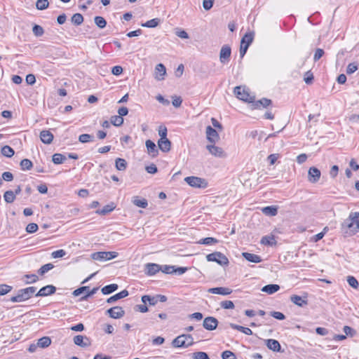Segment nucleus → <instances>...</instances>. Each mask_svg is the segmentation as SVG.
Returning a JSON list of instances; mask_svg holds the SVG:
<instances>
[{
    "mask_svg": "<svg viewBox=\"0 0 359 359\" xmlns=\"http://www.w3.org/2000/svg\"><path fill=\"white\" fill-rule=\"evenodd\" d=\"M36 287L34 286L20 289L17 292L16 295L11 298L12 302H22L29 299L35 293Z\"/></svg>",
    "mask_w": 359,
    "mask_h": 359,
    "instance_id": "1",
    "label": "nucleus"
},
{
    "mask_svg": "<svg viewBox=\"0 0 359 359\" xmlns=\"http://www.w3.org/2000/svg\"><path fill=\"white\" fill-rule=\"evenodd\" d=\"M194 344V339L191 334H182L177 337L172 341V345L175 348H187Z\"/></svg>",
    "mask_w": 359,
    "mask_h": 359,
    "instance_id": "2",
    "label": "nucleus"
},
{
    "mask_svg": "<svg viewBox=\"0 0 359 359\" xmlns=\"http://www.w3.org/2000/svg\"><path fill=\"white\" fill-rule=\"evenodd\" d=\"M233 92L238 99L248 103L254 102L255 96L250 95L248 90L245 88L236 86L234 88Z\"/></svg>",
    "mask_w": 359,
    "mask_h": 359,
    "instance_id": "3",
    "label": "nucleus"
},
{
    "mask_svg": "<svg viewBox=\"0 0 359 359\" xmlns=\"http://www.w3.org/2000/svg\"><path fill=\"white\" fill-rule=\"evenodd\" d=\"M99 290L98 287H94L91 290H89L88 286H82L81 287H79L78 289H76L74 290L72 294L74 297H78L82 294H84L81 298V301H86L90 297L95 294L97 290Z\"/></svg>",
    "mask_w": 359,
    "mask_h": 359,
    "instance_id": "4",
    "label": "nucleus"
},
{
    "mask_svg": "<svg viewBox=\"0 0 359 359\" xmlns=\"http://www.w3.org/2000/svg\"><path fill=\"white\" fill-rule=\"evenodd\" d=\"M184 181L194 188L205 189L208 186V181L199 177L189 176L184 178Z\"/></svg>",
    "mask_w": 359,
    "mask_h": 359,
    "instance_id": "5",
    "label": "nucleus"
},
{
    "mask_svg": "<svg viewBox=\"0 0 359 359\" xmlns=\"http://www.w3.org/2000/svg\"><path fill=\"white\" fill-rule=\"evenodd\" d=\"M254 38V34L252 32H247L241 39L240 46V56L241 58L245 55L248 47L252 43Z\"/></svg>",
    "mask_w": 359,
    "mask_h": 359,
    "instance_id": "6",
    "label": "nucleus"
},
{
    "mask_svg": "<svg viewBox=\"0 0 359 359\" xmlns=\"http://www.w3.org/2000/svg\"><path fill=\"white\" fill-rule=\"evenodd\" d=\"M208 262H215L221 266H227L229 263L228 258L220 252H215L206 256Z\"/></svg>",
    "mask_w": 359,
    "mask_h": 359,
    "instance_id": "7",
    "label": "nucleus"
},
{
    "mask_svg": "<svg viewBox=\"0 0 359 359\" xmlns=\"http://www.w3.org/2000/svg\"><path fill=\"white\" fill-rule=\"evenodd\" d=\"M343 233L346 236H351L355 234L358 231L355 229L353 220L350 218V215L341 224Z\"/></svg>",
    "mask_w": 359,
    "mask_h": 359,
    "instance_id": "8",
    "label": "nucleus"
},
{
    "mask_svg": "<svg viewBox=\"0 0 359 359\" xmlns=\"http://www.w3.org/2000/svg\"><path fill=\"white\" fill-rule=\"evenodd\" d=\"M118 256L116 252H97L91 255V257L94 260L102 261L110 260Z\"/></svg>",
    "mask_w": 359,
    "mask_h": 359,
    "instance_id": "9",
    "label": "nucleus"
},
{
    "mask_svg": "<svg viewBox=\"0 0 359 359\" xmlns=\"http://www.w3.org/2000/svg\"><path fill=\"white\" fill-rule=\"evenodd\" d=\"M231 54V47L228 45H224L222 47L219 53V60L222 64H226L230 60Z\"/></svg>",
    "mask_w": 359,
    "mask_h": 359,
    "instance_id": "10",
    "label": "nucleus"
},
{
    "mask_svg": "<svg viewBox=\"0 0 359 359\" xmlns=\"http://www.w3.org/2000/svg\"><path fill=\"white\" fill-rule=\"evenodd\" d=\"M107 313L111 318L119 319L124 316L125 311L121 306H114L107 310Z\"/></svg>",
    "mask_w": 359,
    "mask_h": 359,
    "instance_id": "11",
    "label": "nucleus"
},
{
    "mask_svg": "<svg viewBox=\"0 0 359 359\" xmlns=\"http://www.w3.org/2000/svg\"><path fill=\"white\" fill-rule=\"evenodd\" d=\"M217 325L218 320L214 317H206L203 320V326L207 330L212 331L217 328Z\"/></svg>",
    "mask_w": 359,
    "mask_h": 359,
    "instance_id": "12",
    "label": "nucleus"
},
{
    "mask_svg": "<svg viewBox=\"0 0 359 359\" xmlns=\"http://www.w3.org/2000/svg\"><path fill=\"white\" fill-rule=\"evenodd\" d=\"M321 172L316 167H311L308 172V180L311 183H316L320 180Z\"/></svg>",
    "mask_w": 359,
    "mask_h": 359,
    "instance_id": "13",
    "label": "nucleus"
},
{
    "mask_svg": "<svg viewBox=\"0 0 359 359\" xmlns=\"http://www.w3.org/2000/svg\"><path fill=\"white\" fill-rule=\"evenodd\" d=\"M206 136L208 140L211 143H215L219 139L217 131L210 126L206 127Z\"/></svg>",
    "mask_w": 359,
    "mask_h": 359,
    "instance_id": "14",
    "label": "nucleus"
},
{
    "mask_svg": "<svg viewBox=\"0 0 359 359\" xmlns=\"http://www.w3.org/2000/svg\"><path fill=\"white\" fill-rule=\"evenodd\" d=\"M56 287L53 285H48L41 287L36 294V297H46L55 292Z\"/></svg>",
    "mask_w": 359,
    "mask_h": 359,
    "instance_id": "15",
    "label": "nucleus"
},
{
    "mask_svg": "<svg viewBox=\"0 0 359 359\" xmlns=\"http://www.w3.org/2000/svg\"><path fill=\"white\" fill-rule=\"evenodd\" d=\"M206 149L213 156L219 158H224L226 154L221 147L215 146V144L207 145Z\"/></svg>",
    "mask_w": 359,
    "mask_h": 359,
    "instance_id": "16",
    "label": "nucleus"
},
{
    "mask_svg": "<svg viewBox=\"0 0 359 359\" xmlns=\"http://www.w3.org/2000/svg\"><path fill=\"white\" fill-rule=\"evenodd\" d=\"M161 269V266L154 263H148L145 264L144 272L147 276H154Z\"/></svg>",
    "mask_w": 359,
    "mask_h": 359,
    "instance_id": "17",
    "label": "nucleus"
},
{
    "mask_svg": "<svg viewBox=\"0 0 359 359\" xmlns=\"http://www.w3.org/2000/svg\"><path fill=\"white\" fill-rule=\"evenodd\" d=\"M74 343L81 347H87L90 345L88 337L83 335H76L73 339Z\"/></svg>",
    "mask_w": 359,
    "mask_h": 359,
    "instance_id": "18",
    "label": "nucleus"
},
{
    "mask_svg": "<svg viewBox=\"0 0 359 359\" xmlns=\"http://www.w3.org/2000/svg\"><path fill=\"white\" fill-rule=\"evenodd\" d=\"M290 301L295 305L303 307L308 304L307 297H300L297 294L290 296Z\"/></svg>",
    "mask_w": 359,
    "mask_h": 359,
    "instance_id": "19",
    "label": "nucleus"
},
{
    "mask_svg": "<svg viewBox=\"0 0 359 359\" xmlns=\"http://www.w3.org/2000/svg\"><path fill=\"white\" fill-rule=\"evenodd\" d=\"M208 292L221 295H229L232 293V290L228 287H217L210 288Z\"/></svg>",
    "mask_w": 359,
    "mask_h": 359,
    "instance_id": "20",
    "label": "nucleus"
},
{
    "mask_svg": "<svg viewBox=\"0 0 359 359\" xmlns=\"http://www.w3.org/2000/svg\"><path fill=\"white\" fill-rule=\"evenodd\" d=\"M40 139L43 143L49 144L53 142V135L47 130H43L40 133Z\"/></svg>",
    "mask_w": 359,
    "mask_h": 359,
    "instance_id": "21",
    "label": "nucleus"
},
{
    "mask_svg": "<svg viewBox=\"0 0 359 359\" xmlns=\"http://www.w3.org/2000/svg\"><path fill=\"white\" fill-rule=\"evenodd\" d=\"M145 145L147 149V152L149 155H151L152 157H155L158 155V151L154 142L150 140H147L145 142Z\"/></svg>",
    "mask_w": 359,
    "mask_h": 359,
    "instance_id": "22",
    "label": "nucleus"
},
{
    "mask_svg": "<svg viewBox=\"0 0 359 359\" xmlns=\"http://www.w3.org/2000/svg\"><path fill=\"white\" fill-rule=\"evenodd\" d=\"M266 345L268 347V348H269L270 350H271L273 351H276V352L280 351V348H281L280 344L276 339H266Z\"/></svg>",
    "mask_w": 359,
    "mask_h": 359,
    "instance_id": "23",
    "label": "nucleus"
},
{
    "mask_svg": "<svg viewBox=\"0 0 359 359\" xmlns=\"http://www.w3.org/2000/svg\"><path fill=\"white\" fill-rule=\"evenodd\" d=\"M128 295V292L126 290H123L120 292L110 297L107 299L108 304H113L118 299L126 297Z\"/></svg>",
    "mask_w": 359,
    "mask_h": 359,
    "instance_id": "24",
    "label": "nucleus"
},
{
    "mask_svg": "<svg viewBox=\"0 0 359 359\" xmlns=\"http://www.w3.org/2000/svg\"><path fill=\"white\" fill-rule=\"evenodd\" d=\"M158 147L159 149L163 151V152H168L170 150V147H171V142L168 139V138H165V139H160L158 141Z\"/></svg>",
    "mask_w": 359,
    "mask_h": 359,
    "instance_id": "25",
    "label": "nucleus"
},
{
    "mask_svg": "<svg viewBox=\"0 0 359 359\" xmlns=\"http://www.w3.org/2000/svg\"><path fill=\"white\" fill-rule=\"evenodd\" d=\"M242 256L250 262L259 263L262 262L260 256L250 252H243Z\"/></svg>",
    "mask_w": 359,
    "mask_h": 359,
    "instance_id": "26",
    "label": "nucleus"
},
{
    "mask_svg": "<svg viewBox=\"0 0 359 359\" xmlns=\"http://www.w3.org/2000/svg\"><path fill=\"white\" fill-rule=\"evenodd\" d=\"M271 100L267 98H262L259 100L255 101L252 103V106L254 109H259L261 106L263 107H267L268 106L271 104Z\"/></svg>",
    "mask_w": 359,
    "mask_h": 359,
    "instance_id": "27",
    "label": "nucleus"
},
{
    "mask_svg": "<svg viewBox=\"0 0 359 359\" xmlns=\"http://www.w3.org/2000/svg\"><path fill=\"white\" fill-rule=\"evenodd\" d=\"M280 290V286L276 284H269L264 286L262 291L269 294H272Z\"/></svg>",
    "mask_w": 359,
    "mask_h": 359,
    "instance_id": "28",
    "label": "nucleus"
},
{
    "mask_svg": "<svg viewBox=\"0 0 359 359\" xmlns=\"http://www.w3.org/2000/svg\"><path fill=\"white\" fill-rule=\"evenodd\" d=\"M115 208V205L113 203L106 205L103 207L102 209L97 210L95 212L100 215H105L111 211H113Z\"/></svg>",
    "mask_w": 359,
    "mask_h": 359,
    "instance_id": "29",
    "label": "nucleus"
},
{
    "mask_svg": "<svg viewBox=\"0 0 359 359\" xmlns=\"http://www.w3.org/2000/svg\"><path fill=\"white\" fill-rule=\"evenodd\" d=\"M141 300L143 302V304H146L148 303L149 305H150V306H154L158 303L157 300H156V295L155 296L143 295L141 298Z\"/></svg>",
    "mask_w": 359,
    "mask_h": 359,
    "instance_id": "30",
    "label": "nucleus"
},
{
    "mask_svg": "<svg viewBox=\"0 0 359 359\" xmlns=\"http://www.w3.org/2000/svg\"><path fill=\"white\" fill-rule=\"evenodd\" d=\"M230 327L233 329V330H238L247 335H252V331L248 328V327H243V326H241V325H236L234 323H230Z\"/></svg>",
    "mask_w": 359,
    "mask_h": 359,
    "instance_id": "31",
    "label": "nucleus"
},
{
    "mask_svg": "<svg viewBox=\"0 0 359 359\" xmlns=\"http://www.w3.org/2000/svg\"><path fill=\"white\" fill-rule=\"evenodd\" d=\"M127 162L125 159L117 158L115 161V167L118 170L124 171L127 168Z\"/></svg>",
    "mask_w": 359,
    "mask_h": 359,
    "instance_id": "32",
    "label": "nucleus"
},
{
    "mask_svg": "<svg viewBox=\"0 0 359 359\" xmlns=\"http://www.w3.org/2000/svg\"><path fill=\"white\" fill-rule=\"evenodd\" d=\"M133 203L135 205L142 208H146L148 205V202L145 198H140L138 196L133 197Z\"/></svg>",
    "mask_w": 359,
    "mask_h": 359,
    "instance_id": "33",
    "label": "nucleus"
},
{
    "mask_svg": "<svg viewBox=\"0 0 359 359\" xmlns=\"http://www.w3.org/2000/svg\"><path fill=\"white\" fill-rule=\"evenodd\" d=\"M118 285L117 284H110V285H105L104 287H103L101 290L102 291V293L103 294H109L114 292H115L117 289H118Z\"/></svg>",
    "mask_w": 359,
    "mask_h": 359,
    "instance_id": "34",
    "label": "nucleus"
},
{
    "mask_svg": "<svg viewBox=\"0 0 359 359\" xmlns=\"http://www.w3.org/2000/svg\"><path fill=\"white\" fill-rule=\"evenodd\" d=\"M262 212L269 216H275L278 213V208L276 206H266L262 209Z\"/></svg>",
    "mask_w": 359,
    "mask_h": 359,
    "instance_id": "35",
    "label": "nucleus"
},
{
    "mask_svg": "<svg viewBox=\"0 0 359 359\" xmlns=\"http://www.w3.org/2000/svg\"><path fill=\"white\" fill-rule=\"evenodd\" d=\"M37 344L40 348H47L50 345L51 339L49 337H43L38 340Z\"/></svg>",
    "mask_w": 359,
    "mask_h": 359,
    "instance_id": "36",
    "label": "nucleus"
},
{
    "mask_svg": "<svg viewBox=\"0 0 359 359\" xmlns=\"http://www.w3.org/2000/svg\"><path fill=\"white\" fill-rule=\"evenodd\" d=\"M218 242H219L218 240H217L215 238L207 237V238H201V240H199L197 242V243L202 244V245H214V244H217Z\"/></svg>",
    "mask_w": 359,
    "mask_h": 359,
    "instance_id": "37",
    "label": "nucleus"
},
{
    "mask_svg": "<svg viewBox=\"0 0 359 359\" xmlns=\"http://www.w3.org/2000/svg\"><path fill=\"white\" fill-rule=\"evenodd\" d=\"M155 70L160 74V77L156 76V79L158 80H163L164 79L163 76L166 73L165 67L163 64L160 63L156 66Z\"/></svg>",
    "mask_w": 359,
    "mask_h": 359,
    "instance_id": "38",
    "label": "nucleus"
},
{
    "mask_svg": "<svg viewBox=\"0 0 359 359\" xmlns=\"http://www.w3.org/2000/svg\"><path fill=\"white\" fill-rule=\"evenodd\" d=\"M4 200L8 203H12L15 199V194L11 190L5 191L4 194Z\"/></svg>",
    "mask_w": 359,
    "mask_h": 359,
    "instance_id": "39",
    "label": "nucleus"
},
{
    "mask_svg": "<svg viewBox=\"0 0 359 359\" xmlns=\"http://www.w3.org/2000/svg\"><path fill=\"white\" fill-rule=\"evenodd\" d=\"M65 160L66 156L59 153L53 154L52 157V161L55 164L63 163Z\"/></svg>",
    "mask_w": 359,
    "mask_h": 359,
    "instance_id": "40",
    "label": "nucleus"
},
{
    "mask_svg": "<svg viewBox=\"0 0 359 359\" xmlns=\"http://www.w3.org/2000/svg\"><path fill=\"white\" fill-rule=\"evenodd\" d=\"M1 154L6 157L11 158L14 155L15 151L10 146L6 145L1 148Z\"/></svg>",
    "mask_w": 359,
    "mask_h": 359,
    "instance_id": "41",
    "label": "nucleus"
},
{
    "mask_svg": "<svg viewBox=\"0 0 359 359\" xmlns=\"http://www.w3.org/2000/svg\"><path fill=\"white\" fill-rule=\"evenodd\" d=\"M159 22H160V20L158 18H154V19L147 21L144 23H142V26L144 27L154 28L158 25Z\"/></svg>",
    "mask_w": 359,
    "mask_h": 359,
    "instance_id": "42",
    "label": "nucleus"
},
{
    "mask_svg": "<svg viewBox=\"0 0 359 359\" xmlns=\"http://www.w3.org/2000/svg\"><path fill=\"white\" fill-rule=\"evenodd\" d=\"M20 165L22 170H29L33 166L32 162L27 158L22 159Z\"/></svg>",
    "mask_w": 359,
    "mask_h": 359,
    "instance_id": "43",
    "label": "nucleus"
},
{
    "mask_svg": "<svg viewBox=\"0 0 359 359\" xmlns=\"http://www.w3.org/2000/svg\"><path fill=\"white\" fill-rule=\"evenodd\" d=\"M54 268V265L51 263L46 264L43 265L39 270L38 273L40 276H43L46 273Z\"/></svg>",
    "mask_w": 359,
    "mask_h": 359,
    "instance_id": "44",
    "label": "nucleus"
},
{
    "mask_svg": "<svg viewBox=\"0 0 359 359\" xmlns=\"http://www.w3.org/2000/svg\"><path fill=\"white\" fill-rule=\"evenodd\" d=\"M110 123L115 126H121L123 123V118L120 116H112L110 118Z\"/></svg>",
    "mask_w": 359,
    "mask_h": 359,
    "instance_id": "45",
    "label": "nucleus"
},
{
    "mask_svg": "<svg viewBox=\"0 0 359 359\" xmlns=\"http://www.w3.org/2000/svg\"><path fill=\"white\" fill-rule=\"evenodd\" d=\"M72 22L76 25H80L83 22V17L80 13H75L72 17Z\"/></svg>",
    "mask_w": 359,
    "mask_h": 359,
    "instance_id": "46",
    "label": "nucleus"
},
{
    "mask_svg": "<svg viewBox=\"0 0 359 359\" xmlns=\"http://www.w3.org/2000/svg\"><path fill=\"white\" fill-rule=\"evenodd\" d=\"M94 22H95V25L99 28H101V29L105 27L107 25L106 20L103 17H101V16H96L94 18Z\"/></svg>",
    "mask_w": 359,
    "mask_h": 359,
    "instance_id": "47",
    "label": "nucleus"
},
{
    "mask_svg": "<svg viewBox=\"0 0 359 359\" xmlns=\"http://www.w3.org/2000/svg\"><path fill=\"white\" fill-rule=\"evenodd\" d=\"M94 140V136L89 134H82L79 137V141L81 143H87L93 142Z\"/></svg>",
    "mask_w": 359,
    "mask_h": 359,
    "instance_id": "48",
    "label": "nucleus"
},
{
    "mask_svg": "<svg viewBox=\"0 0 359 359\" xmlns=\"http://www.w3.org/2000/svg\"><path fill=\"white\" fill-rule=\"evenodd\" d=\"M350 218L353 220L355 229L359 230V212H354L350 213Z\"/></svg>",
    "mask_w": 359,
    "mask_h": 359,
    "instance_id": "49",
    "label": "nucleus"
},
{
    "mask_svg": "<svg viewBox=\"0 0 359 359\" xmlns=\"http://www.w3.org/2000/svg\"><path fill=\"white\" fill-rule=\"evenodd\" d=\"M261 243L264 244V245H272L273 244L276 243V241H275V238L273 236H266L262 237V238L261 240Z\"/></svg>",
    "mask_w": 359,
    "mask_h": 359,
    "instance_id": "50",
    "label": "nucleus"
},
{
    "mask_svg": "<svg viewBox=\"0 0 359 359\" xmlns=\"http://www.w3.org/2000/svg\"><path fill=\"white\" fill-rule=\"evenodd\" d=\"M49 6L48 0H37L36 3V7L38 10H44Z\"/></svg>",
    "mask_w": 359,
    "mask_h": 359,
    "instance_id": "51",
    "label": "nucleus"
},
{
    "mask_svg": "<svg viewBox=\"0 0 359 359\" xmlns=\"http://www.w3.org/2000/svg\"><path fill=\"white\" fill-rule=\"evenodd\" d=\"M13 289V287L6 284L0 285V296L5 295L10 292Z\"/></svg>",
    "mask_w": 359,
    "mask_h": 359,
    "instance_id": "52",
    "label": "nucleus"
},
{
    "mask_svg": "<svg viewBox=\"0 0 359 359\" xmlns=\"http://www.w3.org/2000/svg\"><path fill=\"white\" fill-rule=\"evenodd\" d=\"M32 32L36 36H41L44 33L43 27L38 25H34L32 28Z\"/></svg>",
    "mask_w": 359,
    "mask_h": 359,
    "instance_id": "53",
    "label": "nucleus"
},
{
    "mask_svg": "<svg viewBox=\"0 0 359 359\" xmlns=\"http://www.w3.org/2000/svg\"><path fill=\"white\" fill-rule=\"evenodd\" d=\"M347 282L351 287H352L355 289H357L359 286L358 281L353 276H348Z\"/></svg>",
    "mask_w": 359,
    "mask_h": 359,
    "instance_id": "54",
    "label": "nucleus"
},
{
    "mask_svg": "<svg viewBox=\"0 0 359 359\" xmlns=\"http://www.w3.org/2000/svg\"><path fill=\"white\" fill-rule=\"evenodd\" d=\"M193 359H210L208 355L203 351H198L193 353Z\"/></svg>",
    "mask_w": 359,
    "mask_h": 359,
    "instance_id": "55",
    "label": "nucleus"
},
{
    "mask_svg": "<svg viewBox=\"0 0 359 359\" xmlns=\"http://www.w3.org/2000/svg\"><path fill=\"white\" fill-rule=\"evenodd\" d=\"M25 278L27 279L26 283L27 284L34 283L39 280L38 276L35 274H26Z\"/></svg>",
    "mask_w": 359,
    "mask_h": 359,
    "instance_id": "56",
    "label": "nucleus"
},
{
    "mask_svg": "<svg viewBox=\"0 0 359 359\" xmlns=\"http://www.w3.org/2000/svg\"><path fill=\"white\" fill-rule=\"evenodd\" d=\"M222 308L224 309H233L234 308V304L232 301L225 300L220 303Z\"/></svg>",
    "mask_w": 359,
    "mask_h": 359,
    "instance_id": "57",
    "label": "nucleus"
},
{
    "mask_svg": "<svg viewBox=\"0 0 359 359\" xmlns=\"http://www.w3.org/2000/svg\"><path fill=\"white\" fill-rule=\"evenodd\" d=\"M162 272L166 274H172L175 272V266L169 265H163L161 266Z\"/></svg>",
    "mask_w": 359,
    "mask_h": 359,
    "instance_id": "58",
    "label": "nucleus"
},
{
    "mask_svg": "<svg viewBox=\"0 0 359 359\" xmlns=\"http://www.w3.org/2000/svg\"><path fill=\"white\" fill-rule=\"evenodd\" d=\"M222 359H236V355L231 351H224L222 353Z\"/></svg>",
    "mask_w": 359,
    "mask_h": 359,
    "instance_id": "59",
    "label": "nucleus"
},
{
    "mask_svg": "<svg viewBox=\"0 0 359 359\" xmlns=\"http://www.w3.org/2000/svg\"><path fill=\"white\" fill-rule=\"evenodd\" d=\"M358 69V65L355 62H352L348 65L346 67V74H351Z\"/></svg>",
    "mask_w": 359,
    "mask_h": 359,
    "instance_id": "60",
    "label": "nucleus"
},
{
    "mask_svg": "<svg viewBox=\"0 0 359 359\" xmlns=\"http://www.w3.org/2000/svg\"><path fill=\"white\" fill-rule=\"evenodd\" d=\"M325 52L322 48H317L313 55V60L316 62L319 60L324 55Z\"/></svg>",
    "mask_w": 359,
    "mask_h": 359,
    "instance_id": "61",
    "label": "nucleus"
},
{
    "mask_svg": "<svg viewBox=\"0 0 359 359\" xmlns=\"http://www.w3.org/2000/svg\"><path fill=\"white\" fill-rule=\"evenodd\" d=\"M66 255L64 250H58L51 253V257L54 259L63 257Z\"/></svg>",
    "mask_w": 359,
    "mask_h": 359,
    "instance_id": "62",
    "label": "nucleus"
},
{
    "mask_svg": "<svg viewBox=\"0 0 359 359\" xmlns=\"http://www.w3.org/2000/svg\"><path fill=\"white\" fill-rule=\"evenodd\" d=\"M38 230V225L35 223H29L27 227L26 231L29 233L36 232Z\"/></svg>",
    "mask_w": 359,
    "mask_h": 359,
    "instance_id": "63",
    "label": "nucleus"
},
{
    "mask_svg": "<svg viewBox=\"0 0 359 359\" xmlns=\"http://www.w3.org/2000/svg\"><path fill=\"white\" fill-rule=\"evenodd\" d=\"M343 330L346 336L348 335L353 337L355 334V331L352 327L347 325L344 327Z\"/></svg>",
    "mask_w": 359,
    "mask_h": 359,
    "instance_id": "64",
    "label": "nucleus"
}]
</instances>
